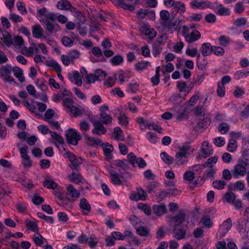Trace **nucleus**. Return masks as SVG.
<instances>
[{
	"mask_svg": "<svg viewBox=\"0 0 249 249\" xmlns=\"http://www.w3.org/2000/svg\"><path fill=\"white\" fill-rule=\"evenodd\" d=\"M100 122L103 124L107 125L112 122V118L105 112L100 113Z\"/></svg>",
	"mask_w": 249,
	"mask_h": 249,
	"instance_id": "nucleus-28",
	"label": "nucleus"
},
{
	"mask_svg": "<svg viewBox=\"0 0 249 249\" xmlns=\"http://www.w3.org/2000/svg\"><path fill=\"white\" fill-rule=\"evenodd\" d=\"M124 62V58L121 55H116L110 59V63L114 66H119Z\"/></svg>",
	"mask_w": 249,
	"mask_h": 249,
	"instance_id": "nucleus-30",
	"label": "nucleus"
},
{
	"mask_svg": "<svg viewBox=\"0 0 249 249\" xmlns=\"http://www.w3.org/2000/svg\"><path fill=\"white\" fill-rule=\"evenodd\" d=\"M139 84L136 82H132L129 84L126 91L128 93H135L138 90Z\"/></svg>",
	"mask_w": 249,
	"mask_h": 249,
	"instance_id": "nucleus-33",
	"label": "nucleus"
},
{
	"mask_svg": "<svg viewBox=\"0 0 249 249\" xmlns=\"http://www.w3.org/2000/svg\"><path fill=\"white\" fill-rule=\"evenodd\" d=\"M66 156L71 163V168L72 169H77L79 165L82 163V159L81 158L75 156L70 152H67L66 153Z\"/></svg>",
	"mask_w": 249,
	"mask_h": 249,
	"instance_id": "nucleus-5",
	"label": "nucleus"
},
{
	"mask_svg": "<svg viewBox=\"0 0 249 249\" xmlns=\"http://www.w3.org/2000/svg\"><path fill=\"white\" fill-rule=\"evenodd\" d=\"M113 135L115 139L118 141H123L124 140V135L121 128L119 127L114 128Z\"/></svg>",
	"mask_w": 249,
	"mask_h": 249,
	"instance_id": "nucleus-26",
	"label": "nucleus"
},
{
	"mask_svg": "<svg viewBox=\"0 0 249 249\" xmlns=\"http://www.w3.org/2000/svg\"><path fill=\"white\" fill-rule=\"evenodd\" d=\"M230 126L227 123H222L218 127V131L222 134H225L229 130Z\"/></svg>",
	"mask_w": 249,
	"mask_h": 249,
	"instance_id": "nucleus-50",
	"label": "nucleus"
},
{
	"mask_svg": "<svg viewBox=\"0 0 249 249\" xmlns=\"http://www.w3.org/2000/svg\"><path fill=\"white\" fill-rule=\"evenodd\" d=\"M138 207L147 215H150L151 214L150 208L148 205L143 203H140L138 205Z\"/></svg>",
	"mask_w": 249,
	"mask_h": 249,
	"instance_id": "nucleus-59",
	"label": "nucleus"
},
{
	"mask_svg": "<svg viewBox=\"0 0 249 249\" xmlns=\"http://www.w3.org/2000/svg\"><path fill=\"white\" fill-rule=\"evenodd\" d=\"M43 186L48 189H54L57 188V184L51 179H46L43 182Z\"/></svg>",
	"mask_w": 249,
	"mask_h": 249,
	"instance_id": "nucleus-44",
	"label": "nucleus"
},
{
	"mask_svg": "<svg viewBox=\"0 0 249 249\" xmlns=\"http://www.w3.org/2000/svg\"><path fill=\"white\" fill-rule=\"evenodd\" d=\"M96 237L94 235H91V236L88 238L86 240V243L91 248H94L96 247L98 241L96 240Z\"/></svg>",
	"mask_w": 249,
	"mask_h": 249,
	"instance_id": "nucleus-40",
	"label": "nucleus"
},
{
	"mask_svg": "<svg viewBox=\"0 0 249 249\" xmlns=\"http://www.w3.org/2000/svg\"><path fill=\"white\" fill-rule=\"evenodd\" d=\"M211 8L213 10L216 14L221 16H229L231 14L230 9L224 7L221 4H218L217 7L212 5Z\"/></svg>",
	"mask_w": 249,
	"mask_h": 249,
	"instance_id": "nucleus-9",
	"label": "nucleus"
},
{
	"mask_svg": "<svg viewBox=\"0 0 249 249\" xmlns=\"http://www.w3.org/2000/svg\"><path fill=\"white\" fill-rule=\"evenodd\" d=\"M237 147V142L234 139L230 140L227 146V149L231 152L235 151Z\"/></svg>",
	"mask_w": 249,
	"mask_h": 249,
	"instance_id": "nucleus-39",
	"label": "nucleus"
},
{
	"mask_svg": "<svg viewBox=\"0 0 249 249\" xmlns=\"http://www.w3.org/2000/svg\"><path fill=\"white\" fill-rule=\"evenodd\" d=\"M69 178L71 181L76 184H79L81 182L83 178L81 175L75 174L74 172H72L71 174L70 175Z\"/></svg>",
	"mask_w": 249,
	"mask_h": 249,
	"instance_id": "nucleus-42",
	"label": "nucleus"
},
{
	"mask_svg": "<svg viewBox=\"0 0 249 249\" xmlns=\"http://www.w3.org/2000/svg\"><path fill=\"white\" fill-rule=\"evenodd\" d=\"M72 5L68 0H61L59 1L56 7L59 10H70Z\"/></svg>",
	"mask_w": 249,
	"mask_h": 249,
	"instance_id": "nucleus-22",
	"label": "nucleus"
},
{
	"mask_svg": "<svg viewBox=\"0 0 249 249\" xmlns=\"http://www.w3.org/2000/svg\"><path fill=\"white\" fill-rule=\"evenodd\" d=\"M217 161V157L216 156H213L211 157L208 159L206 162L204 163L205 167L212 168L213 164H215Z\"/></svg>",
	"mask_w": 249,
	"mask_h": 249,
	"instance_id": "nucleus-51",
	"label": "nucleus"
},
{
	"mask_svg": "<svg viewBox=\"0 0 249 249\" xmlns=\"http://www.w3.org/2000/svg\"><path fill=\"white\" fill-rule=\"evenodd\" d=\"M14 74L16 76L19 81L23 82L25 81V78L23 76V71L19 67H16L13 69Z\"/></svg>",
	"mask_w": 249,
	"mask_h": 249,
	"instance_id": "nucleus-25",
	"label": "nucleus"
},
{
	"mask_svg": "<svg viewBox=\"0 0 249 249\" xmlns=\"http://www.w3.org/2000/svg\"><path fill=\"white\" fill-rule=\"evenodd\" d=\"M152 210L158 217L161 216L167 212L166 206L163 204L153 205Z\"/></svg>",
	"mask_w": 249,
	"mask_h": 249,
	"instance_id": "nucleus-12",
	"label": "nucleus"
},
{
	"mask_svg": "<svg viewBox=\"0 0 249 249\" xmlns=\"http://www.w3.org/2000/svg\"><path fill=\"white\" fill-rule=\"evenodd\" d=\"M150 65V63L148 61H141L135 64V68L138 71L142 70L145 69L147 66Z\"/></svg>",
	"mask_w": 249,
	"mask_h": 249,
	"instance_id": "nucleus-54",
	"label": "nucleus"
},
{
	"mask_svg": "<svg viewBox=\"0 0 249 249\" xmlns=\"http://www.w3.org/2000/svg\"><path fill=\"white\" fill-rule=\"evenodd\" d=\"M110 177L111 178V181L112 183L115 185H121L122 181L119 178V175L117 173H113V171L110 173Z\"/></svg>",
	"mask_w": 249,
	"mask_h": 249,
	"instance_id": "nucleus-36",
	"label": "nucleus"
},
{
	"mask_svg": "<svg viewBox=\"0 0 249 249\" xmlns=\"http://www.w3.org/2000/svg\"><path fill=\"white\" fill-rule=\"evenodd\" d=\"M68 55L73 62L74 59L79 58L80 53L76 50H72L69 53Z\"/></svg>",
	"mask_w": 249,
	"mask_h": 249,
	"instance_id": "nucleus-64",
	"label": "nucleus"
},
{
	"mask_svg": "<svg viewBox=\"0 0 249 249\" xmlns=\"http://www.w3.org/2000/svg\"><path fill=\"white\" fill-rule=\"evenodd\" d=\"M25 224L27 228L32 231H36L38 230L37 224L36 221L26 220Z\"/></svg>",
	"mask_w": 249,
	"mask_h": 249,
	"instance_id": "nucleus-37",
	"label": "nucleus"
},
{
	"mask_svg": "<svg viewBox=\"0 0 249 249\" xmlns=\"http://www.w3.org/2000/svg\"><path fill=\"white\" fill-rule=\"evenodd\" d=\"M191 148L190 143H184L178 147V151L175 156V160L178 165H182L186 161L187 155H189V151Z\"/></svg>",
	"mask_w": 249,
	"mask_h": 249,
	"instance_id": "nucleus-1",
	"label": "nucleus"
},
{
	"mask_svg": "<svg viewBox=\"0 0 249 249\" xmlns=\"http://www.w3.org/2000/svg\"><path fill=\"white\" fill-rule=\"evenodd\" d=\"M126 162V160H117L115 161V164L117 166L121 167L123 170L125 171L129 169V166Z\"/></svg>",
	"mask_w": 249,
	"mask_h": 249,
	"instance_id": "nucleus-43",
	"label": "nucleus"
},
{
	"mask_svg": "<svg viewBox=\"0 0 249 249\" xmlns=\"http://www.w3.org/2000/svg\"><path fill=\"white\" fill-rule=\"evenodd\" d=\"M123 236H124V240L125 237H129V239L131 240V242L135 245L138 246L140 244V241L137 239L136 236H135L130 231L128 230L124 231Z\"/></svg>",
	"mask_w": 249,
	"mask_h": 249,
	"instance_id": "nucleus-19",
	"label": "nucleus"
},
{
	"mask_svg": "<svg viewBox=\"0 0 249 249\" xmlns=\"http://www.w3.org/2000/svg\"><path fill=\"white\" fill-rule=\"evenodd\" d=\"M33 241L38 246H42L45 242H47L46 239L39 233L35 234L33 236Z\"/></svg>",
	"mask_w": 249,
	"mask_h": 249,
	"instance_id": "nucleus-27",
	"label": "nucleus"
},
{
	"mask_svg": "<svg viewBox=\"0 0 249 249\" xmlns=\"http://www.w3.org/2000/svg\"><path fill=\"white\" fill-rule=\"evenodd\" d=\"M94 74L98 81L104 79L107 75L106 72L101 69L96 70Z\"/></svg>",
	"mask_w": 249,
	"mask_h": 249,
	"instance_id": "nucleus-58",
	"label": "nucleus"
},
{
	"mask_svg": "<svg viewBox=\"0 0 249 249\" xmlns=\"http://www.w3.org/2000/svg\"><path fill=\"white\" fill-rule=\"evenodd\" d=\"M103 147L104 153L107 160H110L112 158V152L113 150V147L111 144L107 142L103 143L101 146Z\"/></svg>",
	"mask_w": 249,
	"mask_h": 249,
	"instance_id": "nucleus-14",
	"label": "nucleus"
},
{
	"mask_svg": "<svg viewBox=\"0 0 249 249\" xmlns=\"http://www.w3.org/2000/svg\"><path fill=\"white\" fill-rule=\"evenodd\" d=\"M70 11L73 14V16L75 17L79 22L84 23L85 21V17L80 11L77 10L76 8L72 6L70 9Z\"/></svg>",
	"mask_w": 249,
	"mask_h": 249,
	"instance_id": "nucleus-20",
	"label": "nucleus"
},
{
	"mask_svg": "<svg viewBox=\"0 0 249 249\" xmlns=\"http://www.w3.org/2000/svg\"><path fill=\"white\" fill-rule=\"evenodd\" d=\"M174 237L178 240L185 238L186 230L183 228L178 226V224H174L173 229Z\"/></svg>",
	"mask_w": 249,
	"mask_h": 249,
	"instance_id": "nucleus-8",
	"label": "nucleus"
},
{
	"mask_svg": "<svg viewBox=\"0 0 249 249\" xmlns=\"http://www.w3.org/2000/svg\"><path fill=\"white\" fill-rule=\"evenodd\" d=\"M249 220L248 219H244L240 220L238 222L237 225V230L239 232H241L243 230H244V231H246V228H247V226L249 225Z\"/></svg>",
	"mask_w": 249,
	"mask_h": 249,
	"instance_id": "nucleus-34",
	"label": "nucleus"
},
{
	"mask_svg": "<svg viewBox=\"0 0 249 249\" xmlns=\"http://www.w3.org/2000/svg\"><path fill=\"white\" fill-rule=\"evenodd\" d=\"M71 82H74L77 86H80L82 84L81 76L78 71H74L72 77L70 78Z\"/></svg>",
	"mask_w": 249,
	"mask_h": 249,
	"instance_id": "nucleus-31",
	"label": "nucleus"
},
{
	"mask_svg": "<svg viewBox=\"0 0 249 249\" xmlns=\"http://www.w3.org/2000/svg\"><path fill=\"white\" fill-rule=\"evenodd\" d=\"M2 34L3 41L6 45L10 46L13 44V39L9 33L4 31L2 32Z\"/></svg>",
	"mask_w": 249,
	"mask_h": 249,
	"instance_id": "nucleus-29",
	"label": "nucleus"
},
{
	"mask_svg": "<svg viewBox=\"0 0 249 249\" xmlns=\"http://www.w3.org/2000/svg\"><path fill=\"white\" fill-rule=\"evenodd\" d=\"M113 235L111 233L110 235H108L105 238V242L106 243V246L107 247H111L113 246L115 244V240L114 238Z\"/></svg>",
	"mask_w": 249,
	"mask_h": 249,
	"instance_id": "nucleus-55",
	"label": "nucleus"
},
{
	"mask_svg": "<svg viewBox=\"0 0 249 249\" xmlns=\"http://www.w3.org/2000/svg\"><path fill=\"white\" fill-rule=\"evenodd\" d=\"M217 95L220 97H223L225 93V87L222 83H218L217 89Z\"/></svg>",
	"mask_w": 249,
	"mask_h": 249,
	"instance_id": "nucleus-61",
	"label": "nucleus"
},
{
	"mask_svg": "<svg viewBox=\"0 0 249 249\" xmlns=\"http://www.w3.org/2000/svg\"><path fill=\"white\" fill-rule=\"evenodd\" d=\"M190 5L192 8L198 9H202L205 7H209L211 8V7H212L211 3L208 0H202L198 1L197 0H193L191 2Z\"/></svg>",
	"mask_w": 249,
	"mask_h": 249,
	"instance_id": "nucleus-10",
	"label": "nucleus"
},
{
	"mask_svg": "<svg viewBox=\"0 0 249 249\" xmlns=\"http://www.w3.org/2000/svg\"><path fill=\"white\" fill-rule=\"evenodd\" d=\"M219 45L222 47H226L230 44V38L225 36H221L219 38Z\"/></svg>",
	"mask_w": 249,
	"mask_h": 249,
	"instance_id": "nucleus-38",
	"label": "nucleus"
},
{
	"mask_svg": "<svg viewBox=\"0 0 249 249\" xmlns=\"http://www.w3.org/2000/svg\"><path fill=\"white\" fill-rule=\"evenodd\" d=\"M171 218L175 221V224H178V226H179L185 220V214L184 211H180L177 215L172 217Z\"/></svg>",
	"mask_w": 249,
	"mask_h": 249,
	"instance_id": "nucleus-18",
	"label": "nucleus"
},
{
	"mask_svg": "<svg viewBox=\"0 0 249 249\" xmlns=\"http://www.w3.org/2000/svg\"><path fill=\"white\" fill-rule=\"evenodd\" d=\"M211 123V120L209 118L200 120L197 123V125L199 127L204 128L209 125Z\"/></svg>",
	"mask_w": 249,
	"mask_h": 249,
	"instance_id": "nucleus-60",
	"label": "nucleus"
},
{
	"mask_svg": "<svg viewBox=\"0 0 249 249\" xmlns=\"http://www.w3.org/2000/svg\"><path fill=\"white\" fill-rule=\"evenodd\" d=\"M160 158L165 164L170 165L173 163V158L165 152L161 153Z\"/></svg>",
	"mask_w": 249,
	"mask_h": 249,
	"instance_id": "nucleus-35",
	"label": "nucleus"
},
{
	"mask_svg": "<svg viewBox=\"0 0 249 249\" xmlns=\"http://www.w3.org/2000/svg\"><path fill=\"white\" fill-rule=\"evenodd\" d=\"M65 137L67 143L73 145H77L78 141L82 138L78 131L74 128L68 129L66 132Z\"/></svg>",
	"mask_w": 249,
	"mask_h": 249,
	"instance_id": "nucleus-2",
	"label": "nucleus"
},
{
	"mask_svg": "<svg viewBox=\"0 0 249 249\" xmlns=\"http://www.w3.org/2000/svg\"><path fill=\"white\" fill-rule=\"evenodd\" d=\"M137 233L141 236H148L149 234V231L144 227L140 226L136 231Z\"/></svg>",
	"mask_w": 249,
	"mask_h": 249,
	"instance_id": "nucleus-52",
	"label": "nucleus"
},
{
	"mask_svg": "<svg viewBox=\"0 0 249 249\" xmlns=\"http://www.w3.org/2000/svg\"><path fill=\"white\" fill-rule=\"evenodd\" d=\"M225 196L227 202L231 204L234 203V201L236 197V196L234 193L232 192H228L226 194Z\"/></svg>",
	"mask_w": 249,
	"mask_h": 249,
	"instance_id": "nucleus-62",
	"label": "nucleus"
},
{
	"mask_svg": "<svg viewBox=\"0 0 249 249\" xmlns=\"http://www.w3.org/2000/svg\"><path fill=\"white\" fill-rule=\"evenodd\" d=\"M215 173V170L211 168L209 170H207L206 172H205L202 177V179H206L208 178H213L214 177V175Z\"/></svg>",
	"mask_w": 249,
	"mask_h": 249,
	"instance_id": "nucleus-56",
	"label": "nucleus"
},
{
	"mask_svg": "<svg viewBox=\"0 0 249 249\" xmlns=\"http://www.w3.org/2000/svg\"><path fill=\"white\" fill-rule=\"evenodd\" d=\"M248 165L247 161L242 160L239 162L235 166L232 171V175L235 178H238L239 176H244L247 172L246 168Z\"/></svg>",
	"mask_w": 249,
	"mask_h": 249,
	"instance_id": "nucleus-3",
	"label": "nucleus"
},
{
	"mask_svg": "<svg viewBox=\"0 0 249 249\" xmlns=\"http://www.w3.org/2000/svg\"><path fill=\"white\" fill-rule=\"evenodd\" d=\"M173 7L177 12L180 13H184L185 11V5L180 1H176Z\"/></svg>",
	"mask_w": 249,
	"mask_h": 249,
	"instance_id": "nucleus-53",
	"label": "nucleus"
},
{
	"mask_svg": "<svg viewBox=\"0 0 249 249\" xmlns=\"http://www.w3.org/2000/svg\"><path fill=\"white\" fill-rule=\"evenodd\" d=\"M79 206L82 209V213L85 215H88L91 210L90 205L85 198H83L80 200Z\"/></svg>",
	"mask_w": 249,
	"mask_h": 249,
	"instance_id": "nucleus-17",
	"label": "nucleus"
},
{
	"mask_svg": "<svg viewBox=\"0 0 249 249\" xmlns=\"http://www.w3.org/2000/svg\"><path fill=\"white\" fill-rule=\"evenodd\" d=\"M188 36L190 39H185V40L189 43H192L199 39L200 38L201 35L198 31L194 30L191 33H190Z\"/></svg>",
	"mask_w": 249,
	"mask_h": 249,
	"instance_id": "nucleus-23",
	"label": "nucleus"
},
{
	"mask_svg": "<svg viewBox=\"0 0 249 249\" xmlns=\"http://www.w3.org/2000/svg\"><path fill=\"white\" fill-rule=\"evenodd\" d=\"M202 18V14L200 13L194 14L188 18L190 21H199Z\"/></svg>",
	"mask_w": 249,
	"mask_h": 249,
	"instance_id": "nucleus-63",
	"label": "nucleus"
},
{
	"mask_svg": "<svg viewBox=\"0 0 249 249\" xmlns=\"http://www.w3.org/2000/svg\"><path fill=\"white\" fill-rule=\"evenodd\" d=\"M226 183L224 180H215L213 182V186L214 188L221 190L224 188Z\"/></svg>",
	"mask_w": 249,
	"mask_h": 249,
	"instance_id": "nucleus-49",
	"label": "nucleus"
},
{
	"mask_svg": "<svg viewBox=\"0 0 249 249\" xmlns=\"http://www.w3.org/2000/svg\"><path fill=\"white\" fill-rule=\"evenodd\" d=\"M67 191L69 195L73 198H78L80 196L79 193L71 184H69L67 187Z\"/></svg>",
	"mask_w": 249,
	"mask_h": 249,
	"instance_id": "nucleus-32",
	"label": "nucleus"
},
{
	"mask_svg": "<svg viewBox=\"0 0 249 249\" xmlns=\"http://www.w3.org/2000/svg\"><path fill=\"white\" fill-rule=\"evenodd\" d=\"M127 158L129 162L133 166L137 163L139 168H142L146 166V163L142 158H137L136 156L132 152L129 153Z\"/></svg>",
	"mask_w": 249,
	"mask_h": 249,
	"instance_id": "nucleus-4",
	"label": "nucleus"
},
{
	"mask_svg": "<svg viewBox=\"0 0 249 249\" xmlns=\"http://www.w3.org/2000/svg\"><path fill=\"white\" fill-rule=\"evenodd\" d=\"M202 156L206 158L212 154L213 150L211 146L207 141H204L201 145Z\"/></svg>",
	"mask_w": 249,
	"mask_h": 249,
	"instance_id": "nucleus-13",
	"label": "nucleus"
},
{
	"mask_svg": "<svg viewBox=\"0 0 249 249\" xmlns=\"http://www.w3.org/2000/svg\"><path fill=\"white\" fill-rule=\"evenodd\" d=\"M87 143L88 145L94 147L95 146H102L103 142L99 139H96L94 137L88 136L87 137Z\"/></svg>",
	"mask_w": 249,
	"mask_h": 249,
	"instance_id": "nucleus-24",
	"label": "nucleus"
},
{
	"mask_svg": "<svg viewBox=\"0 0 249 249\" xmlns=\"http://www.w3.org/2000/svg\"><path fill=\"white\" fill-rule=\"evenodd\" d=\"M162 48L159 42H155L152 46V53L154 56H157L160 53Z\"/></svg>",
	"mask_w": 249,
	"mask_h": 249,
	"instance_id": "nucleus-45",
	"label": "nucleus"
},
{
	"mask_svg": "<svg viewBox=\"0 0 249 249\" xmlns=\"http://www.w3.org/2000/svg\"><path fill=\"white\" fill-rule=\"evenodd\" d=\"M48 66L53 68L57 73H60L61 72L62 69L60 65L55 60H51Z\"/></svg>",
	"mask_w": 249,
	"mask_h": 249,
	"instance_id": "nucleus-47",
	"label": "nucleus"
},
{
	"mask_svg": "<svg viewBox=\"0 0 249 249\" xmlns=\"http://www.w3.org/2000/svg\"><path fill=\"white\" fill-rule=\"evenodd\" d=\"M213 52L217 56H223L225 53V50L223 47L220 46H213Z\"/></svg>",
	"mask_w": 249,
	"mask_h": 249,
	"instance_id": "nucleus-48",
	"label": "nucleus"
},
{
	"mask_svg": "<svg viewBox=\"0 0 249 249\" xmlns=\"http://www.w3.org/2000/svg\"><path fill=\"white\" fill-rule=\"evenodd\" d=\"M178 22L177 19L171 18L167 21H162L161 24L163 27L168 29V32L173 33L177 30V24Z\"/></svg>",
	"mask_w": 249,
	"mask_h": 249,
	"instance_id": "nucleus-6",
	"label": "nucleus"
},
{
	"mask_svg": "<svg viewBox=\"0 0 249 249\" xmlns=\"http://www.w3.org/2000/svg\"><path fill=\"white\" fill-rule=\"evenodd\" d=\"M213 46L210 43H204L201 46V53L203 56H208L213 52Z\"/></svg>",
	"mask_w": 249,
	"mask_h": 249,
	"instance_id": "nucleus-21",
	"label": "nucleus"
},
{
	"mask_svg": "<svg viewBox=\"0 0 249 249\" xmlns=\"http://www.w3.org/2000/svg\"><path fill=\"white\" fill-rule=\"evenodd\" d=\"M40 20L44 22V28L50 34H52L57 28H59V26L58 24L53 23L48 20L40 19Z\"/></svg>",
	"mask_w": 249,
	"mask_h": 249,
	"instance_id": "nucleus-15",
	"label": "nucleus"
},
{
	"mask_svg": "<svg viewBox=\"0 0 249 249\" xmlns=\"http://www.w3.org/2000/svg\"><path fill=\"white\" fill-rule=\"evenodd\" d=\"M92 124L94 128L92 130V133L93 134L100 135L106 134L107 131V129L99 121H95L93 122Z\"/></svg>",
	"mask_w": 249,
	"mask_h": 249,
	"instance_id": "nucleus-7",
	"label": "nucleus"
},
{
	"mask_svg": "<svg viewBox=\"0 0 249 249\" xmlns=\"http://www.w3.org/2000/svg\"><path fill=\"white\" fill-rule=\"evenodd\" d=\"M28 147L27 146H24L22 147L19 148V151L21 157L22 159L30 157L28 155Z\"/></svg>",
	"mask_w": 249,
	"mask_h": 249,
	"instance_id": "nucleus-57",
	"label": "nucleus"
},
{
	"mask_svg": "<svg viewBox=\"0 0 249 249\" xmlns=\"http://www.w3.org/2000/svg\"><path fill=\"white\" fill-rule=\"evenodd\" d=\"M117 6H119L124 10H128L130 11H133L135 9L134 6L132 5L127 4L124 0H120Z\"/></svg>",
	"mask_w": 249,
	"mask_h": 249,
	"instance_id": "nucleus-41",
	"label": "nucleus"
},
{
	"mask_svg": "<svg viewBox=\"0 0 249 249\" xmlns=\"http://www.w3.org/2000/svg\"><path fill=\"white\" fill-rule=\"evenodd\" d=\"M137 196L136 194H133L130 196V199L134 201L145 200L147 196L146 192L141 187L137 188Z\"/></svg>",
	"mask_w": 249,
	"mask_h": 249,
	"instance_id": "nucleus-11",
	"label": "nucleus"
},
{
	"mask_svg": "<svg viewBox=\"0 0 249 249\" xmlns=\"http://www.w3.org/2000/svg\"><path fill=\"white\" fill-rule=\"evenodd\" d=\"M32 34L36 38H45L43 36V29L40 25H36L32 27Z\"/></svg>",
	"mask_w": 249,
	"mask_h": 249,
	"instance_id": "nucleus-16",
	"label": "nucleus"
},
{
	"mask_svg": "<svg viewBox=\"0 0 249 249\" xmlns=\"http://www.w3.org/2000/svg\"><path fill=\"white\" fill-rule=\"evenodd\" d=\"M200 222L202 223L203 226L206 228H210L213 225L209 216H204L200 220Z\"/></svg>",
	"mask_w": 249,
	"mask_h": 249,
	"instance_id": "nucleus-46",
	"label": "nucleus"
}]
</instances>
